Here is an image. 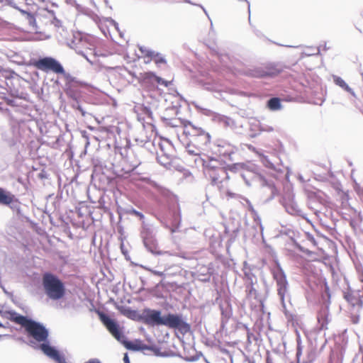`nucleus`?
<instances>
[{"label":"nucleus","mask_w":363,"mask_h":363,"mask_svg":"<svg viewBox=\"0 0 363 363\" xmlns=\"http://www.w3.org/2000/svg\"><path fill=\"white\" fill-rule=\"evenodd\" d=\"M6 313L8 315L9 320L21 325L26 331L28 336L33 339L28 343L30 346L40 350L56 363L65 362L64 354L60 353L55 347L50 345L48 340L49 331L43 323L21 315L14 311H8Z\"/></svg>","instance_id":"nucleus-1"},{"label":"nucleus","mask_w":363,"mask_h":363,"mask_svg":"<svg viewBox=\"0 0 363 363\" xmlns=\"http://www.w3.org/2000/svg\"><path fill=\"white\" fill-rule=\"evenodd\" d=\"M140 320L145 325L156 327L166 326L168 328L178 330L185 335L190 332L191 325L182 313H167L162 315L160 310L146 308L143 310Z\"/></svg>","instance_id":"nucleus-2"},{"label":"nucleus","mask_w":363,"mask_h":363,"mask_svg":"<svg viewBox=\"0 0 363 363\" xmlns=\"http://www.w3.org/2000/svg\"><path fill=\"white\" fill-rule=\"evenodd\" d=\"M184 133L190 137L185 145L186 152L194 158L202 156L203 152L207 150L210 144V134L190 121L184 123Z\"/></svg>","instance_id":"nucleus-3"},{"label":"nucleus","mask_w":363,"mask_h":363,"mask_svg":"<svg viewBox=\"0 0 363 363\" xmlns=\"http://www.w3.org/2000/svg\"><path fill=\"white\" fill-rule=\"evenodd\" d=\"M42 286L45 294L52 301L64 298L66 294L65 283L57 275L45 272L42 277Z\"/></svg>","instance_id":"nucleus-4"},{"label":"nucleus","mask_w":363,"mask_h":363,"mask_svg":"<svg viewBox=\"0 0 363 363\" xmlns=\"http://www.w3.org/2000/svg\"><path fill=\"white\" fill-rule=\"evenodd\" d=\"M255 169L256 167L254 164H247V168L242 171L240 177L243 179L247 186H250L251 182L253 181L259 182L263 189H267L270 191V196L267 199V201L273 199L278 194V191L274 186V182L272 180H267L262 175L257 174L255 172Z\"/></svg>","instance_id":"nucleus-5"},{"label":"nucleus","mask_w":363,"mask_h":363,"mask_svg":"<svg viewBox=\"0 0 363 363\" xmlns=\"http://www.w3.org/2000/svg\"><path fill=\"white\" fill-rule=\"evenodd\" d=\"M271 272L276 282L277 295L283 307H285V298H290L289 284L286 275L278 260H275L274 266L271 269Z\"/></svg>","instance_id":"nucleus-6"},{"label":"nucleus","mask_w":363,"mask_h":363,"mask_svg":"<svg viewBox=\"0 0 363 363\" xmlns=\"http://www.w3.org/2000/svg\"><path fill=\"white\" fill-rule=\"evenodd\" d=\"M140 236L145 248L153 255H163L167 252L158 250L157 241L155 238V229L150 225L143 222Z\"/></svg>","instance_id":"nucleus-7"},{"label":"nucleus","mask_w":363,"mask_h":363,"mask_svg":"<svg viewBox=\"0 0 363 363\" xmlns=\"http://www.w3.org/2000/svg\"><path fill=\"white\" fill-rule=\"evenodd\" d=\"M280 69L274 67H251L243 70V74L254 78L273 77L278 75Z\"/></svg>","instance_id":"nucleus-8"},{"label":"nucleus","mask_w":363,"mask_h":363,"mask_svg":"<svg viewBox=\"0 0 363 363\" xmlns=\"http://www.w3.org/2000/svg\"><path fill=\"white\" fill-rule=\"evenodd\" d=\"M38 69L48 72L52 71L56 74H64L65 69L61 63L52 57H40L34 62Z\"/></svg>","instance_id":"nucleus-9"},{"label":"nucleus","mask_w":363,"mask_h":363,"mask_svg":"<svg viewBox=\"0 0 363 363\" xmlns=\"http://www.w3.org/2000/svg\"><path fill=\"white\" fill-rule=\"evenodd\" d=\"M99 316L108 332L121 343L126 337L118 322L104 313L100 314Z\"/></svg>","instance_id":"nucleus-10"},{"label":"nucleus","mask_w":363,"mask_h":363,"mask_svg":"<svg viewBox=\"0 0 363 363\" xmlns=\"http://www.w3.org/2000/svg\"><path fill=\"white\" fill-rule=\"evenodd\" d=\"M195 107L196 108V109L200 110L204 115L207 116H212L213 120L214 121L219 123L224 127H228L233 130H235L237 129L236 123L231 118L213 112L209 109L202 108L198 105H196Z\"/></svg>","instance_id":"nucleus-11"},{"label":"nucleus","mask_w":363,"mask_h":363,"mask_svg":"<svg viewBox=\"0 0 363 363\" xmlns=\"http://www.w3.org/2000/svg\"><path fill=\"white\" fill-rule=\"evenodd\" d=\"M18 131L16 126L8 125L0 128L1 140L9 146L16 144L18 139Z\"/></svg>","instance_id":"nucleus-12"},{"label":"nucleus","mask_w":363,"mask_h":363,"mask_svg":"<svg viewBox=\"0 0 363 363\" xmlns=\"http://www.w3.org/2000/svg\"><path fill=\"white\" fill-rule=\"evenodd\" d=\"M194 161L196 167H203L205 174L209 173L211 171H215V169L220 167H223V163L215 158H211L208 160H205L202 156H201L194 158Z\"/></svg>","instance_id":"nucleus-13"},{"label":"nucleus","mask_w":363,"mask_h":363,"mask_svg":"<svg viewBox=\"0 0 363 363\" xmlns=\"http://www.w3.org/2000/svg\"><path fill=\"white\" fill-rule=\"evenodd\" d=\"M206 175L211 179V184L213 186H218L223 181L229 179L228 169L225 166L220 167L215 169V171H211L209 173L206 174Z\"/></svg>","instance_id":"nucleus-14"},{"label":"nucleus","mask_w":363,"mask_h":363,"mask_svg":"<svg viewBox=\"0 0 363 363\" xmlns=\"http://www.w3.org/2000/svg\"><path fill=\"white\" fill-rule=\"evenodd\" d=\"M127 350H131V351H142L146 349H148L149 347L142 344V342L140 340H135V341H130L125 337L123 341L121 342Z\"/></svg>","instance_id":"nucleus-15"},{"label":"nucleus","mask_w":363,"mask_h":363,"mask_svg":"<svg viewBox=\"0 0 363 363\" xmlns=\"http://www.w3.org/2000/svg\"><path fill=\"white\" fill-rule=\"evenodd\" d=\"M329 307L325 305L322 307L318 313V321L320 325V330L327 329V325L330 321L329 318Z\"/></svg>","instance_id":"nucleus-16"},{"label":"nucleus","mask_w":363,"mask_h":363,"mask_svg":"<svg viewBox=\"0 0 363 363\" xmlns=\"http://www.w3.org/2000/svg\"><path fill=\"white\" fill-rule=\"evenodd\" d=\"M283 205L287 211L291 215L293 216H300L301 213V210L298 208V204L294 200L293 198H289L287 200H284Z\"/></svg>","instance_id":"nucleus-17"},{"label":"nucleus","mask_w":363,"mask_h":363,"mask_svg":"<svg viewBox=\"0 0 363 363\" xmlns=\"http://www.w3.org/2000/svg\"><path fill=\"white\" fill-rule=\"evenodd\" d=\"M257 285V283L247 284L245 286V291L247 293V297L254 298L260 303H262V297L256 287Z\"/></svg>","instance_id":"nucleus-18"},{"label":"nucleus","mask_w":363,"mask_h":363,"mask_svg":"<svg viewBox=\"0 0 363 363\" xmlns=\"http://www.w3.org/2000/svg\"><path fill=\"white\" fill-rule=\"evenodd\" d=\"M161 147L162 154H158L157 157V162L166 168H169L173 160V157L171 155L167 154L163 152L162 146Z\"/></svg>","instance_id":"nucleus-19"},{"label":"nucleus","mask_w":363,"mask_h":363,"mask_svg":"<svg viewBox=\"0 0 363 363\" xmlns=\"http://www.w3.org/2000/svg\"><path fill=\"white\" fill-rule=\"evenodd\" d=\"M182 221L181 211L177 206V209L172 212V233H175L178 230Z\"/></svg>","instance_id":"nucleus-20"},{"label":"nucleus","mask_w":363,"mask_h":363,"mask_svg":"<svg viewBox=\"0 0 363 363\" xmlns=\"http://www.w3.org/2000/svg\"><path fill=\"white\" fill-rule=\"evenodd\" d=\"M47 16L50 20V24L53 25L57 31H60V29L64 30V26L62 21L56 18L53 11H48Z\"/></svg>","instance_id":"nucleus-21"},{"label":"nucleus","mask_w":363,"mask_h":363,"mask_svg":"<svg viewBox=\"0 0 363 363\" xmlns=\"http://www.w3.org/2000/svg\"><path fill=\"white\" fill-rule=\"evenodd\" d=\"M14 199V196L10 192L6 191L4 189L0 188V203L4 205H9Z\"/></svg>","instance_id":"nucleus-22"},{"label":"nucleus","mask_w":363,"mask_h":363,"mask_svg":"<svg viewBox=\"0 0 363 363\" xmlns=\"http://www.w3.org/2000/svg\"><path fill=\"white\" fill-rule=\"evenodd\" d=\"M21 13L25 16L26 20L27 21L29 26L37 32L38 26L34 15L32 13L28 12L25 10H21Z\"/></svg>","instance_id":"nucleus-23"},{"label":"nucleus","mask_w":363,"mask_h":363,"mask_svg":"<svg viewBox=\"0 0 363 363\" xmlns=\"http://www.w3.org/2000/svg\"><path fill=\"white\" fill-rule=\"evenodd\" d=\"M267 106L271 111H277L281 108V101L277 97H273L267 101Z\"/></svg>","instance_id":"nucleus-24"},{"label":"nucleus","mask_w":363,"mask_h":363,"mask_svg":"<svg viewBox=\"0 0 363 363\" xmlns=\"http://www.w3.org/2000/svg\"><path fill=\"white\" fill-rule=\"evenodd\" d=\"M225 167H227L228 171H230L233 173H240L241 174L242 171L243 169H245L247 168V164L246 163H234L232 164H228L225 166Z\"/></svg>","instance_id":"nucleus-25"},{"label":"nucleus","mask_w":363,"mask_h":363,"mask_svg":"<svg viewBox=\"0 0 363 363\" xmlns=\"http://www.w3.org/2000/svg\"><path fill=\"white\" fill-rule=\"evenodd\" d=\"M244 271V280L245 286L253 283H257V279L256 276L252 273L251 270L247 268H245Z\"/></svg>","instance_id":"nucleus-26"},{"label":"nucleus","mask_w":363,"mask_h":363,"mask_svg":"<svg viewBox=\"0 0 363 363\" xmlns=\"http://www.w3.org/2000/svg\"><path fill=\"white\" fill-rule=\"evenodd\" d=\"M333 79L335 84L340 86L342 89L350 93L351 94L354 95V92L353 91L352 89H351L341 77L334 76Z\"/></svg>","instance_id":"nucleus-27"},{"label":"nucleus","mask_w":363,"mask_h":363,"mask_svg":"<svg viewBox=\"0 0 363 363\" xmlns=\"http://www.w3.org/2000/svg\"><path fill=\"white\" fill-rule=\"evenodd\" d=\"M256 152L259 155L260 161L263 164L264 166H265L266 167L271 169H275L274 164L270 161V160L269 159V157L267 156L260 154L259 152Z\"/></svg>","instance_id":"nucleus-28"},{"label":"nucleus","mask_w":363,"mask_h":363,"mask_svg":"<svg viewBox=\"0 0 363 363\" xmlns=\"http://www.w3.org/2000/svg\"><path fill=\"white\" fill-rule=\"evenodd\" d=\"M317 357V352L315 349L311 348L306 355V359L303 363H313Z\"/></svg>","instance_id":"nucleus-29"},{"label":"nucleus","mask_w":363,"mask_h":363,"mask_svg":"<svg viewBox=\"0 0 363 363\" xmlns=\"http://www.w3.org/2000/svg\"><path fill=\"white\" fill-rule=\"evenodd\" d=\"M5 2H6L9 6H12L13 8L18 10L21 12V10H23L21 8V5H24V3H19L18 2V0H4Z\"/></svg>","instance_id":"nucleus-30"},{"label":"nucleus","mask_w":363,"mask_h":363,"mask_svg":"<svg viewBox=\"0 0 363 363\" xmlns=\"http://www.w3.org/2000/svg\"><path fill=\"white\" fill-rule=\"evenodd\" d=\"M229 149L224 152H220V154L223 155L224 156H228L229 160H233L232 155L235 153V152L237 150V148L234 146L228 145Z\"/></svg>","instance_id":"nucleus-31"},{"label":"nucleus","mask_w":363,"mask_h":363,"mask_svg":"<svg viewBox=\"0 0 363 363\" xmlns=\"http://www.w3.org/2000/svg\"><path fill=\"white\" fill-rule=\"evenodd\" d=\"M153 61L157 65H160V64H162H162H165L167 62L165 58L164 57V56L161 53H160V52L158 53L157 57L154 58Z\"/></svg>","instance_id":"nucleus-32"},{"label":"nucleus","mask_w":363,"mask_h":363,"mask_svg":"<svg viewBox=\"0 0 363 363\" xmlns=\"http://www.w3.org/2000/svg\"><path fill=\"white\" fill-rule=\"evenodd\" d=\"M152 74L156 75L154 72H145L144 79L151 83H155V77H153V76H152Z\"/></svg>","instance_id":"nucleus-33"},{"label":"nucleus","mask_w":363,"mask_h":363,"mask_svg":"<svg viewBox=\"0 0 363 363\" xmlns=\"http://www.w3.org/2000/svg\"><path fill=\"white\" fill-rule=\"evenodd\" d=\"M152 76L153 77H155V83H157V84L164 85V86H167V82L164 79L157 75Z\"/></svg>","instance_id":"nucleus-34"},{"label":"nucleus","mask_w":363,"mask_h":363,"mask_svg":"<svg viewBox=\"0 0 363 363\" xmlns=\"http://www.w3.org/2000/svg\"><path fill=\"white\" fill-rule=\"evenodd\" d=\"M129 213L131 215H134V216L138 217L140 218V220H143L145 218V216L141 212H140L135 209L132 208Z\"/></svg>","instance_id":"nucleus-35"},{"label":"nucleus","mask_w":363,"mask_h":363,"mask_svg":"<svg viewBox=\"0 0 363 363\" xmlns=\"http://www.w3.org/2000/svg\"><path fill=\"white\" fill-rule=\"evenodd\" d=\"M344 298L347 300V301H348L349 303H351L352 304L354 303V298L353 297V296L352 295V294L349 293V292H346V293H344Z\"/></svg>","instance_id":"nucleus-36"},{"label":"nucleus","mask_w":363,"mask_h":363,"mask_svg":"<svg viewBox=\"0 0 363 363\" xmlns=\"http://www.w3.org/2000/svg\"><path fill=\"white\" fill-rule=\"evenodd\" d=\"M311 50L308 53H306L307 55L310 56V55H319L320 54V48L319 47H317V48H309Z\"/></svg>","instance_id":"nucleus-37"},{"label":"nucleus","mask_w":363,"mask_h":363,"mask_svg":"<svg viewBox=\"0 0 363 363\" xmlns=\"http://www.w3.org/2000/svg\"><path fill=\"white\" fill-rule=\"evenodd\" d=\"M204 89L210 91H217L216 88L211 84L210 83H204L203 85Z\"/></svg>","instance_id":"nucleus-38"},{"label":"nucleus","mask_w":363,"mask_h":363,"mask_svg":"<svg viewBox=\"0 0 363 363\" xmlns=\"http://www.w3.org/2000/svg\"><path fill=\"white\" fill-rule=\"evenodd\" d=\"M67 95H68L71 99H72L74 100V101H75L78 100V99H77V97H78L77 94L75 91H74L73 90H72V89L68 90V91H67Z\"/></svg>","instance_id":"nucleus-39"},{"label":"nucleus","mask_w":363,"mask_h":363,"mask_svg":"<svg viewBox=\"0 0 363 363\" xmlns=\"http://www.w3.org/2000/svg\"><path fill=\"white\" fill-rule=\"evenodd\" d=\"M301 352H302V348H301V345L298 342V345H297V349H296V358H297V361H298V363H301L300 362V357H301Z\"/></svg>","instance_id":"nucleus-40"},{"label":"nucleus","mask_w":363,"mask_h":363,"mask_svg":"<svg viewBox=\"0 0 363 363\" xmlns=\"http://www.w3.org/2000/svg\"><path fill=\"white\" fill-rule=\"evenodd\" d=\"M158 53H159L158 52L150 50V51H148V52L147 54V57H150L152 60H153L154 58L157 57Z\"/></svg>","instance_id":"nucleus-41"},{"label":"nucleus","mask_w":363,"mask_h":363,"mask_svg":"<svg viewBox=\"0 0 363 363\" xmlns=\"http://www.w3.org/2000/svg\"><path fill=\"white\" fill-rule=\"evenodd\" d=\"M147 270L150 271L153 274L155 275H157L158 277H163L164 278L165 277V274L163 272H161V271H157V270H153V269H147Z\"/></svg>","instance_id":"nucleus-42"},{"label":"nucleus","mask_w":363,"mask_h":363,"mask_svg":"<svg viewBox=\"0 0 363 363\" xmlns=\"http://www.w3.org/2000/svg\"><path fill=\"white\" fill-rule=\"evenodd\" d=\"M260 130L261 131H265V132H272L274 130V128L272 126L269 125H261L260 126Z\"/></svg>","instance_id":"nucleus-43"},{"label":"nucleus","mask_w":363,"mask_h":363,"mask_svg":"<svg viewBox=\"0 0 363 363\" xmlns=\"http://www.w3.org/2000/svg\"><path fill=\"white\" fill-rule=\"evenodd\" d=\"M67 363L66 359H65V362ZM84 363H102L101 361L98 358H91L89 360L84 362Z\"/></svg>","instance_id":"nucleus-44"},{"label":"nucleus","mask_w":363,"mask_h":363,"mask_svg":"<svg viewBox=\"0 0 363 363\" xmlns=\"http://www.w3.org/2000/svg\"><path fill=\"white\" fill-rule=\"evenodd\" d=\"M226 196L228 198H230V199H236V198H238L239 197V195L235 194V193H233L230 191H226Z\"/></svg>","instance_id":"nucleus-45"},{"label":"nucleus","mask_w":363,"mask_h":363,"mask_svg":"<svg viewBox=\"0 0 363 363\" xmlns=\"http://www.w3.org/2000/svg\"><path fill=\"white\" fill-rule=\"evenodd\" d=\"M139 50L144 55L145 57H147V54L148 51L150 50V49H148L147 48L144 47V46H140L139 48Z\"/></svg>","instance_id":"nucleus-46"},{"label":"nucleus","mask_w":363,"mask_h":363,"mask_svg":"<svg viewBox=\"0 0 363 363\" xmlns=\"http://www.w3.org/2000/svg\"><path fill=\"white\" fill-rule=\"evenodd\" d=\"M206 270H207V273L203 274V276L205 277L202 279L204 281H208L210 280V278H211L210 272H208L209 269H207Z\"/></svg>","instance_id":"nucleus-47"},{"label":"nucleus","mask_w":363,"mask_h":363,"mask_svg":"<svg viewBox=\"0 0 363 363\" xmlns=\"http://www.w3.org/2000/svg\"><path fill=\"white\" fill-rule=\"evenodd\" d=\"M325 293L327 295V296L328 297V298H330V289L326 284L325 286Z\"/></svg>","instance_id":"nucleus-48"},{"label":"nucleus","mask_w":363,"mask_h":363,"mask_svg":"<svg viewBox=\"0 0 363 363\" xmlns=\"http://www.w3.org/2000/svg\"><path fill=\"white\" fill-rule=\"evenodd\" d=\"M77 110L79 111H80V113H82V115L83 116H85L86 115V111L84 110V108H82V106L81 105H78V108H77Z\"/></svg>","instance_id":"nucleus-49"},{"label":"nucleus","mask_w":363,"mask_h":363,"mask_svg":"<svg viewBox=\"0 0 363 363\" xmlns=\"http://www.w3.org/2000/svg\"><path fill=\"white\" fill-rule=\"evenodd\" d=\"M77 110L79 111H80V113H82V115L83 116H85L86 115V111L84 110V108H82V106L81 105H78V108H77Z\"/></svg>","instance_id":"nucleus-50"},{"label":"nucleus","mask_w":363,"mask_h":363,"mask_svg":"<svg viewBox=\"0 0 363 363\" xmlns=\"http://www.w3.org/2000/svg\"><path fill=\"white\" fill-rule=\"evenodd\" d=\"M123 362L124 363H130V359L128 355V353H125L123 356Z\"/></svg>","instance_id":"nucleus-51"},{"label":"nucleus","mask_w":363,"mask_h":363,"mask_svg":"<svg viewBox=\"0 0 363 363\" xmlns=\"http://www.w3.org/2000/svg\"><path fill=\"white\" fill-rule=\"evenodd\" d=\"M7 104L10 106H16V103H15V101L13 100V99H8L7 100Z\"/></svg>","instance_id":"nucleus-52"},{"label":"nucleus","mask_w":363,"mask_h":363,"mask_svg":"<svg viewBox=\"0 0 363 363\" xmlns=\"http://www.w3.org/2000/svg\"><path fill=\"white\" fill-rule=\"evenodd\" d=\"M198 6H199L204 12V13L208 16V18L210 19L209 16H208V12L206 10V9L201 4H199Z\"/></svg>","instance_id":"nucleus-53"},{"label":"nucleus","mask_w":363,"mask_h":363,"mask_svg":"<svg viewBox=\"0 0 363 363\" xmlns=\"http://www.w3.org/2000/svg\"><path fill=\"white\" fill-rule=\"evenodd\" d=\"M78 105H80V104H79V101H78V100H77V101H75L73 103V104H72V107H73L74 108L77 109V108H78Z\"/></svg>","instance_id":"nucleus-54"},{"label":"nucleus","mask_w":363,"mask_h":363,"mask_svg":"<svg viewBox=\"0 0 363 363\" xmlns=\"http://www.w3.org/2000/svg\"><path fill=\"white\" fill-rule=\"evenodd\" d=\"M197 359H198V357H190V358L187 359V360L189 362H194V361H196Z\"/></svg>","instance_id":"nucleus-55"},{"label":"nucleus","mask_w":363,"mask_h":363,"mask_svg":"<svg viewBox=\"0 0 363 363\" xmlns=\"http://www.w3.org/2000/svg\"><path fill=\"white\" fill-rule=\"evenodd\" d=\"M184 2L187 3V4H192V5H195V6H197L199 4H194L193 2H191L190 0H184Z\"/></svg>","instance_id":"nucleus-56"},{"label":"nucleus","mask_w":363,"mask_h":363,"mask_svg":"<svg viewBox=\"0 0 363 363\" xmlns=\"http://www.w3.org/2000/svg\"><path fill=\"white\" fill-rule=\"evenodd\" d=\"M83 56L86 59V60L90 63V64H93V62L84 54H82Z\"/></svg>","instance_id":"nucleus-57"},{"label":"nucleus","mask_w":363,"mask_h":363,"mask_svg":"<svg viewBox=\"0 0 363 363\" xmlns=\"http://www.w3.org/2000/svg\"><path fill=\"white\" fill-rule=\"evenodd\" d=\"M323 49H324L325 50H328V49H329V48H328V47H327L326 43H325V44H324V45H323Z\"/></svg>","instance_id":"nucleus-58"},{"label":"nucleus","mask_w":363,"mask_h":363,"mask_svg":"<svg viewBox=\"0 0 363 363\" xmlns=\"http://www.w3.org/2000/svg\"><path fill=\"white\" fill-rule=\"evenodd\" d=\"M39 177H40V178H42V179H43V178H44V177H45L44 174H43V173H40V174H39Z\"/></svg>","instance_id":"nucleus-59"},{"label":"nucleus","mask_w":363,"mask_h":363,"mask_svg":"<svg viewBox=\"0 0 363 363\" xmlns=\"http://www.w3.org/2000/svg\"><path fill=\"white\" fill-rule=\"evenodd\" d=\"M6 337H9V335H0V340H1V338H2L3 337H6Z\"/></svg>","instance_id":"nucleus-60"},{"label":"nucleus","mask_w":363,"mask_h":363,"mask_svg":"<svg viewBox=\"0 0 363 363\" xmlns=\"http://www.w3.org/2000/svg\"><path fill=\"white\" fill-rule=\"evenodd\" d=\"M298 178L301 181H303V177L301 175H300Z\"/></svg>","instance_id":"nucleus-61"},{"label":"nucleus","mask_w":363,"mask_h":363,"mask_svg":"<svg viewBox=\"0 0 363 363\" xmlns=\"http://www.w3.org/2000/svg\"><path fill=\"white\" fill-rule=\"evenodd\" d=\"M25 0H18V2L19 3H24Z\"/></svg>","instance_id":"nucleus-62"},{"label":"nucleus","mask_w":363,"mask_h":363,"mask_svg":"<svg viewBox=\"0 0 363 363\" xmlns=\"http://www.w3.org/2000/svg\"><path fill=\"white\" fill-rule=\"evenodd\" d=\"M218 147H224V145H221L220 144L218 145Z\"/></svg>","instance_id":"nucleus-63"},{"label":"nucleus","mask_w":363,"mask_h":363,"mask_svg":"<svg viewBox=\"0 0 363 363\" xmlns=\"http://www.w3.org/2000/svg\"><path fill=\"white\" fill-rule=\"evenodd\" d=\"M3 327V324L0 323V328Z\"/></svg>","instance_id":"nucleus-64"}]
</instances>
